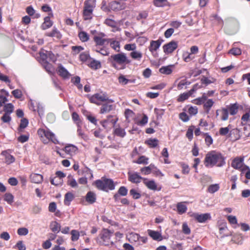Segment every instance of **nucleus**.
Wrapping results in <instances>:
<instances>
[{
	"label": "nucleus",
	"mask_w": 250,
	"mask_h": 250,
	"mask_svg": "<svg viewBox=\"0 0 250 250\" xmlns=\"http://www.w3.org/2000/svg\"><path fill=\"white\" fill-rule=\"evenodd\" d=\"M114 133L115 135L121 137H124L125 135V130L120 127L116 128L114 130Z\"/></svg>",
	"instance_id": "a19ab883"
},
{
	"label": "nucleus",
	"mask_w": 250,
	"mask_h": 250,
	"mask_svg": "<svg viewBox=\"0 0 250 250\" xmlns=\"http://www.w3.org/2000/svg\"><path fill=\"white\" fill-rule=\"evenodd\" d=\"M79 36L80 40L83 42L88 41L89 39V36L88 35V34L86 32L83 31L80 32V33L79 34Z\"/></svg>",
	"instance_id": "c03bdc74"
},
{
	"label": "nucleus",
	"mask_w": 250,
	"mask_h": 250,
	"mask_svg": "<svg viewBox=\"0 0 250 250\" xmlns=\"http://www.w3.org/2000/svg\"><path fill=\"white\" fill-rule=\"evenodd\" d=\"M227 218L229 222L231 224H237V220L235 216L229 215L227 216Z\"/></svg>",
	"instance_id": "69168bd1"
},
{
	"label": "nucleus",
	"mask_w": 250,
	"mask_h": 250,
	"mask_svg": "<svg viewBox=\"0 0 250 250\" xmlns=\"http://www.w3.org/2000/svg\"><path fill=\"white\" fill-rule=\"evenodd\" d=\"M50 182L53 185L59 186L62 185L63 180L61 178L55 177L51 179Z\"/></svg>",
	"instance_id": "4c0bfd02"
},
{
	"label": "nucleus",
	"mask_w": 250,
	"mask_h": 250,
	"mask_svg": "<svg viewBox=\"0 0 250 250\" xmlns=\"http://www.w3.org/2000/svg\"><path fill=\"white\" fill-rule=\"evenodd\" d=\"M58 73L59 75L63 78H67L69 76V73L67 70L62 65L59 66Z\"/></svg>",
	"instance_id": "412c9836"
},
{
	"label": "nucleus",
	"mask_w": 250,
	"mask_h": 250,
	"mask_svg": "<svg viewBox=\"0 0 250 250\" xmlns=\"http://www.w3.org/2000/svg\"><path fill=\"white\" fill-rule=\"evenodd\" d=\"M221 113V119L223 121H226L228 120L229 117V113L227 109L223 108L221 110L219 111ZM219 110L216 111V115H218Z\"/></svg>",
	"instance_id": "4be33fe9"
},
{
	"label": "nucleus",
	"mask_w": 250,
	"mask_h": 250,
	"mask_svg": "<svg viewBox=\"0 0 250 250\" xmlns=\"http://www.w3.org/2000/svg\"><path fill=\"white\" fill-rule=\"evenodd\" d=\"M161 44L160 42L159 41H153L150 42V45L149 47V50L150 52H153L157 50L160 47Z\"/></svg>",
	"instance_id": "b1692460"
},
{
	"label": "nucleus",
	"mask_w": 250,
	"mask_h": 250,
	"mask_svg": "<svg viewBox=\"0 0 250 250\" xmlns=\"http://www.w3.org/2000/svg\"><path fill=\"white\" fill-rule=\"evenodd\" d=\"M72 49L74 54H77L83 50V48L81 46H73L72 47Z\"/></svg>",
	"instance_id": "e2e57ef3"
},
{
	"label": "nucleus",
	"mask_w": 250,
	"mask_h": 250,
	"mask_svg": "<svg viewBox=\"0 0 250 250\" xmlns=\"http://www.w3.org/2000/svg\"><path fill=\"white\" fill-rule=\"evenodd\" d=\"M193 91L194 90H191L188 93H184L181 94L178 97V101L179 102H183L187 99Z\"/></svg>",
	"instance_id": "2f4dec72"
},
{
	"label": "nucleus",
	"mask_w": 250,
	"mask_h": 250,
	"mask_svg": "<svg viewBox=\"0 0 250 250\" xmlns=\"http://www.w3.org/2000/svg\"><path fill=\"white\" fill-rule=\"evenodd\" d=\"M3 200L8 204L11 205L14 202V196L10 193H6L3 196Z\"/></svg>",
	"instance_id": "c85d7f7f"
},
{
	"label": "nucleus",
	"mask_w": 250,
	"mask_h": 250,
	"mask_svg": "<svg viewBox=\"0 0 250 250\" xmlns=\"http://www.w3.org/2000/svg\"><path fill=\"white\" fill-rule=\"evenodd\" d=\"M105 35L104 33H101L98 35L95 36L93 39L96 44L98 45H103L105 42H108V39H104Z\"/></svg>",
	"instance_id": "ddd939ff"
},
{
	"label": "nucleus",
	"mask_w": 250,
	"mask_h": 250,
	"mask_svg": "<svg viewBox=\"0 0 250 250\" xmlns=\"http://www.w3.org/2000/svg\"><path fill=\"white\" fill-rule=\"evenodd\" d=\"M148 118L146 115H143L142 120L140 121H137L136 124L140 125H144L147 123Z\"/></svg>",
	"instance_id": "bf43d9fd"
},
{
	"label": "nucleus",
	"mask_w": 250,
	"mask_h": 250,
	"mask_svg": "<svg viewBox=\"0 0 250 250\" xmlns=\"http://www.w3.org/2000/svg\"><path fill=\"white\" fill-rule=\"evenodd\" d=\"M148 159L144 156H142L139 158L136 163L137 164H147L148 163Z\"/></svg>",
	"instance_id": "6e6d98bb"
},
{
	"label": "nucleus",
	"mask_w": 250,
	"mask_h": 250,
	"mask_svg": "<svg viewBox=\"0 0 250 250\" xmlns=\"http://www.w3.org/2000/svg\"><path fill=\"white\" fill-rule=\"evenodd\" d=\"M44 138L47 140V143L49 141L51 140L53 142H55L56 139L55 138V136L53 133L50 132L49 131H46L45 133V135H44Z\"/></svg>",
	"instance_id": "58836bf2"
},
{
	"label": "nucleus",
	"mask_w": 250,
	"mask_h": 250,
	"mask_svg": "<svg viewBox=\"0 0 250 250\" xmlns=\"http://www.w3.org/2000/svg\"><path fill=\"white\" fill-rule=\"evenodd\" d=\"M111 57L115 62L119 64L128 63L130 62L127 56L124 53L117 54L112 56Z\"/></svg>",
	"instance_id": "0eeeda50"
},
{
	"label": "nucleus",
	"mask_w": 250,
	"mask_h": 250,
	"mask_svg": "<svg viewBox=\"0 0 250 250\" xmlns=\"http://www.w3.org/2000/svg\"><path fill=\"white\" fill-rule=\"evenodd\" d=\"M126 238L131 243H137L138 245H141L140 243V236L135 233L131 232L126 235Z\"/></svg>",
	"instance_id": "f8f14e48"
},
{
	"label": "nucleus",
	"mask_w": 250,
	"mask_h": 250,
	"mask_svg": "<svg viewBox=\"0 0 250 250\" xmlns=\"http://www.w3.org/2000/svg\"><path fill=\"white\" fill-rule=\"evenodd\" d=\"M183 232L186 234H189L190 233V229L187 223H185L182 226Z\"/></svg>",
	"instance_id": "338daca9"
},
{
	"label": "nucleus",
	"mask_w": 250,
	"mask_h": 250,
	"mask_svg": "<svg viewBox=\"0 0 250 250\" xmlns=\"http://www.w3.org/2000/svg\"><path fill=\"white\" fill-rule=\"evenodd\" d=\"M28 233V230L25 228H21L18 229V233L20 235H26Z\"/></svg>",
	"instance_id": "052dcab7"
},
{
	"label": "nucleus",
	"mask_w": 250,
	"mask_h": 250,
	"mask_svg": "<svg viewBox=\"0 0 250 250\" xmlns=\"http://www.w3.org/2000/svg\"><path fill=\"white\" fill-rule=\"evenodd\" d=\"M153 167V165H150L148 167H143L141 169V171L145 175H148L150 173L152 168Z\"/></svg>",
	"instance_id": "a18cd8bd"
},
{
	"label": "nucleus",
	"mask_w": 250,
	"mask_h": 250,
	"mask_svg": "<svg viewBox=\"0 0 250 250\" xmlns=\"http://www.w3.org/2000/svg\"><path fill=\"white\" fill-rule=\"evenodd\" d=\"M112 232L107 229H104L101 233V238L103 240V244L108 246L112 244L113 242L110 240V236Z\"/></svg>",
	"instance_id": "423d86ee"
},
{
	"label": "nucleus",
	"mask_w": 250,
	"mask_h": 250,
	"mask_svg": "<svg viewBox=\"0 0 250 250\" xmlns=\"http://www.w3.org/2000/svg\"><path fill=\"white\" fill-rule=\"evenodd\" d=\"M143 183L145 186L149 189L152 190H157V185L153 180H148L146 179H143Z\"/></svg>",
	"instance_id": "2eb2a0df"
},
{
	"label": "nucleus",
	"mask_w": 250,
	"mask_h": 250,
	"mask_svg": "<svg viewBox=\"0 0 250 250\" xmlns=\"http://www.w3.org/2000/svg\"><path fill=\"white\" fill-rule=\"evenodd\" d=\"M74 195L71 192H68L65 195L64 204L66 205H69L70 202L73 199Z\"/></svg>",
	"instance_id": "72a5a7b5"
},
{
	"label": "nucleus",
	"mask_w": 250,
	"mask_h": 250,
	"mask_svg": "<svg viewBox=\"0 0 250 250\" xmlns=\"http://www.w3.org/2000/svg\"><path fill=\"white\" fill-rule=\"evenodd\" d=\"M224 164V159L220 153L211 152L207 154L206 156L205 165L206 167H212L216 164L217 166L221 167Z\"/></svg>",
	"instance_id": "f257e3e1"
},
{
	"label": "nucleus",
	"mask_w": 250,
	"mask_h": 250,
	"mask_svg": "<svg viewBox=\"0 0 250 250\" xmlns=\"http://www.w3.org/2000/svg\"><path fill=\"white\" fill-rule=\"evenodd\" d=\"M191 216L199 223L205 222L207 220L211 218L210 214L208 213L201 214L195 213H193Z\"/></svg>",
	"instance_id": "6e6552de"
},
{
	"label": "nucleus",
	"mask_w": 250,
	"mask_h": 250,
	"mask_svg": "<svg viewBox=\"0 0 250 250\" xmlns=\"http://www.w3.org/2000/svg\"><path fill=\"white\" fill-rule=\"evenodd\" d=\"M44 20V21L42 25V28L43 30L46 29L52 26L53 25V22L50 20V18L49 17H46Z\"/></svg>",
	"instance_id": "aec40b11"
},
{
	"label": "nucleus",
	"mask_w": 250,
	"mask_h": 250,
	"mask_svg": "<svg viewBox=\"0 0 250 250\" xmlns=\"http://www.w3.org/2000/svg\"><path fill=\"white\" fill-rule=\"evenodd\" d=\"M77 150V147L73 145H69L64 148L65 152L70 155H73L75 153Z\"/></svg>",
	"instance_id": "393cba45"
},
{
	"label": "nucleus",
	"mask_w": 250,
	"mask_h": 250,
	"mask_svg": "<svg viewBox=\"0 0 250 250\" xmlns=\"http://www.w3.org/2000/svg\"><path fill=\"white\" fill-rule=\"evenodd\" d=\"M130 193L132 196L133 198L137 199L141 197V194L136 190L132 189L130 190Z\"/></svg>",
	"instance_id": "4d7b16f0"
},
{
	"label": "nucleus",
	"mask_w": 250,
	"mask_h": 250,
	"mask_svg": "<svg viewBox=\"0 0 250 250\" xmlns=\"http://www.w3.org/2000/svg\"><path fill=\"white\" fill-rule=\"evenodd\" d=\"M214 104L213 101L211 100H208L204 104V107L207 109V112L208 113Z\"/></svg>",
	"instance_id": "49530a36"
},
{
	"label": "nucleus",
	"mask_w": 250,
	"mask_h": 250,
	"mask_svg": "<svg viewBox=\"0 0 250 250\" xmlns=\"http://www.w3.org/2000/svg\"><path fill=\"white\" fill-rule=\"evenodd\" d=\"M243 157H237L235 158L231 163V166L234 168L240 170L242 173L248 169V166L244 164Z\"/></svg>",
	"instance_id": "20e7f679"
},
{
	"label": "nucleus",
	"mask_w": 250,
	"mask_h": 250,
	"mask_svg": "<svg viewBox=\"0 0 250 250\" xmlns=\"http://www.w3.org/2000/svg\"><path fill=\"white\" fill-rule=\"evenodd\" d=\"M110 8L113 11H120L126 8V4L124 2L114 1L109 4Z\"/></svg>",
	"instance_id": "9d476101"
},
{
	"label": "nucleus",
	"mask_w": 250,
	"mask_h": 250,
	"mask_svg": "<svg viewBox=\"0 0 250 250\" xmlns=\"http://www.w3.org/2000/svg\"><path fill=\"white\" fill-rule=\"evenodd\" d=\"M219 189V184H212L208 186V191L210 193H213L217 191Z\"/></svg>",
	"instance_id": "473e14b6"
},
{
	"label": "nucleus",
	"mask_w": 250,
	"mask_h": 250,
	"mask_svg": "<svg viewBox=\"0 0 250 250\" xmlns=\"http://www.w3.org/2000/svg\"><path fill=\"white\" fill-rule=\"evenodd\" d=\"M16 248L19 250H25V246L23 244L22 241H19L16 245Z\"/></svg>",
	"instance_id": "774afa93"
},
{
	"label": "nucleus",
	"mask_w": 250,
	"mask_h": 250,
	"mask_svg": "<svg viewBox=\"0 0 250 250\" xmlns=\"http://www.w3.org/2000/svg\"><path fill=\"white\" fill-rule=\"evenodd\" d=\"M94 7L93 0H87L84 2L83 16L85 20L92 19Z\"/></svg>",
	"instance_id": "7ed1b4c3"
},
{
	"label": "nucleus",
	"mask_w": 250,
	"mask_h": 250,
	"mask_svg": "<svg viewBox=\"0 0 250 250\" xmlns=\"http://www.w3.org/2000/svg\"><path fill=\"white\" fill-rule=\"evenodd\" d=\"M107 100V96L104 94L97 93L92 96L90 101L92 103L97 105L101 104L102 102Z\"/></svg>",
	"instance_id": "39448f33"
},
{
	"label": "nucleus",
	"mask_w": 250,
	"mask_h": 250,
	"mask_svg": "<svg viewBox=\"0 0 250 250\" xmlns=\"http://www.w3.org/2000/svg\"><path fill=\"white\" fill-rule=\"evenodd\" d=\"M129 180L134 183H139L143 178L136 173L128 172Z\"/></svg>",
	"instance_id": "f3484780"
},
{
	"label": "nucleus",
	"mask_w": 250,
	"mask_h": 250,
	"mask_svg": "<svg viewBox=\"0 0 250 250\" xmlns=\"http://www.w3.org/2000/svg\"><path fill=\"white\" fill-rule=\"evenodd\" d=\"M161 73L163 74L169 75L171 73L172 70L169 66L162 67L159 69Z\"/></svg>",
	"instance_id": "c9c22d12"
},
{
	"label": "nucleus",
	"mask_w": 250,
	"mask_h": 250,
	"mask_svg": "<svg viewBox=\"0 0 250 250\" xmlns=\"http://www.w3.org/2000/svg\"><path fill=\"white\" fill-rule=\"evenodd\" d=\"M112 117L113 116L111 115H109L107 117V119L106 120H104L101 122V124L104 128H111V126L109 125V119Z\"/></svg>",
	"instance_id": "e433bc0d"
},
{
	"label": "nucleus",
	"mask_w": 250,
	"mask_h": 250,
	"mask_svg": "<svg viewBox=\"0 0 250 250\" xmlns=\"http://www.w3.org/2000/svg\"><path fill=\"white\" fill-rule=\"evenodd\" d=\"M46 131L42 129H40L38 131V133L41 138V140L44 143H47V140L44 138V135H45Z\"/></svg>",
	"instance_id": "ea45409f"
},
{
	"label": "nucleus",
	"mask_w": 250,
	"mask_h": 250,
	"mask_svg": "<svg viewBox=\"0 0 250 250\" xmlns=\"http://www.w3.org/2000/svg\"><path fill=\"white\" fill-rule=\"evenodd\" d=\"M130 56L134 60H140L142 57V53L139 51L134 50L130 53Z\"/></svg>",
	"instance_id": "a878e982"
},
{
	"label": "nucleus",
	"mask_w": 250,
	"mask_h": 250,
	"mask_svg": "<svg viewBox=\"0 0 250 250\" xmlns=\"http://www.w3.org/2000/svg\"><path fill=\"white\" fill-rule=\"evenodd\" d=\"M1 155L4 157V163L7 165H10L14 163L15 161V157L6 151H2Z\"/></svg>",
	"instance_id": "9b49d317"
},
{
	"label": "nucleus",
	"mask_w": 250,
	"mask_h": 250,
	"mask_svg": "<svg viewBox=\"0 0 250 250\" xmlns=\"http://www.w3.org/2000/svg\"><path fill=\"white\" fill-rule=\"evenodd\" d=\"M119 83L122 85H125L126 84L129 80L126 79L124 76L120 75L118 77Z\"/></svg>",
	"instance_id": "603ef678"
},
{
	"label": "nucleus",
	"mask_w": 250,
	"mask_h": 250,
	"mask_svg": "<svg viewBox=\"0 0 250 250\" xmlns=\"http://www.w3.org/2000/svg\"><path fill=\"white\" fill-rule=\"evenodd\" d=\"M68 180L67 181V185L73 188H78V185L76 181L71 175L68 176Z\"/></svg>",
	"instance_id": "cd10ccee"
},
{
	"label": "nucleus",
	"mask_w": 250,
	"mask_h": 250,
	"mask_svg": "<svg viewBox=\"0 0 250 250\" xmlns=\"http://www.w3.org/2000/svg\"><path fill=\"white\" fill-rule=\"evenodd\" d=\"M94 184L100 190L107 191L114 189V182L110 179L103 177L101 180L96 181Z\"/></svg>",
	"instance_id": "f03ea898"
},
{
	"label": "nucleus",
	"mask_w": 250,
	"mask_h": 250,
	"mask_svg": "<svg viewBox=\"0 0 250 250\" xmlns=\"http://www.w3.org/2000/svg\"><path fill=\"white\" fill-rule=\"evenodd\" d=\"M44 67L45 69L49 73H52L54 71V68H53L51 64L48 63L47 62H44Z\"/></svg>",
	"instance_id": "0e129e2a"
},
{
	"label": "nucleus",
	"mask_w": 250,
	"mask_h": 250,
	"mask_svg": "<svg viewBox=\"0 0 250 250\" xmlns=\"http://www.w3.org/2000/svg\"><path fill=\"white\" fill-rule=\"evenodd\" d=\"M14 106L11 104H8L5 105L4 107V110L6 112V113L10 114L13 111Z\"/></svg>",
	"instance_id": "09e8293b"
},
{
	"label": "nucleus",
	"mask_w": 250,
	"mask_h": 250,
	"mask_svg": "<svg viewBox=\"0 0 250 250\" xmlns=\"http://www.w3.org/2000/svg\"><path fill=\"white\" fill-rule=\"evenodd\" d=\"M113 105L109 103V102L106 104H103L101 107L100 113L106 114L109 113L113 109Z\"/></svg>",
	"instance_id": "a211bd4d"
},
{
	"label": "nucleus",
	"mask_w": 250,
	"mask_h": 250,
	"mask_svg": "<svg viewBox=\"0 0 250 250\" xmlns=\"http://www.w3.org/2000/svg\"><path fill=\"white\" fill-rule=\"evenodd\" d=\"M47 36L52 37H56L57 38H60L61 37L60 32L55 28H54L53 30L51 32L47 33Z\"/></svg>",
	"instance_id": "79ce46f5"
},
{
	"label": "nucleus",
	"mask_w": 250,
	"mask_h": 250,
	"mask_svg": "<svg viewBox=\"0 0 250 250\" xmlns=\"http://www.w3.org/2000/svg\"><path fill=\"white\" fill-rule=\"evenodd\" d=\"M96 194L91 191L88 192L86 196L85 200L89 204H93L96 201Z\"/></svg>",
	"instance_id": "6ab92c4d"
},
{
	"label": "nucleus",
	"mask_w": 250,
	"mask_h": 250,
	"mask_svg": "<svg viewBox=\"0 0 250 250\" xmlns=\"http://www.w3.org/2000/svg\"><path fill=\"white\" fill-rule=\"evenodd\" d=\"M178 212L179 214H183L187 211V208L184 203H179L177 205Z\"/></svg>",
	"instance_id": "c756f323"
},
{
	"label": "nucleus",
	"mask_w": 250,
	"mask_h": 250,
	"mask_svg": "<svg viewBox=\"0 0 250 250\" xmlns=\"http://www.w3.org/2000/svg\"><path fill=\"white\" fill-rule=\"evenodd\" d=\"M89 66L94 69H98L101 67V62L97 60H93L88 64Z\"/></svg>",
	"instance_id": "bb28decb"
},
{
	"label": "nucleus",
	"mask_w": 250,
	"mask_h": 250,
	"mask_svg": "<svg viewBox=\"0 0 250 250\" xmlns=\"http://www.w3.org/2000/svg\"><path fill=\"white\" fill-rule=\"evenodd\" d=\"M51 229L54 232H58L61 229V225L56 222H53L51 224Z\"/></svg>",
	"instance_id": "f704fd0d"
},
{
	"label": "nucleus",
	"mask_w": 250,
	"mask_h": 250,
	"mask_svg": "<svg viewBox=\"0 0 250 250\" xmlns=\"http://www.w3.org/2000/svg\"><path fill=\"white\" fill-rule=\"evenodd\" d=\"M42 210L41 207L39 205H34L32 208V212L33 214H39Z\"/></svg>",
	"instance_id": "680f3d73"
},
{
	"label": "nucleus",
	"mask_w": 250,
	"mask_h": 250,
	"mask_svg": "<svg viewBox=\"0 0 250 250\" xmlns=\"http://www.w3.org/2000/svg\"><path fill=\"white\" fill-rule=\"evenodd\" d=\"M72 82L74 84H75L77 87L81 89L82 88L83 85L81 84L80 83V78L79 77H75L72 79Z\"/></svg>",
	"instance_id": "37998d69"
},
{
	"label": "nucleus",
	"mask_w": 250,
	"mask_h": 250,
	"mask_svg": "<svg viewBox=\"0 0 250 250\" xmlns=\"http://www.w3.org/2000/svg\"><path fill=\"white\" fill-rule=\"evenodd\" d=\"M71 240L72 241H77L78 240L79 237L80 236V233L78 231L76 230H72L71 231Z\"/></svg>",
	"instance_id": "8fccbe9b"
},
{
	"label": "nucleus",
	"mask_w": 250,
	"mask_h": 250,
	"mask_svg": "<svg viewBox=\"0 0 250 250\" xmlns=\"http://www.w3.org/2000/svg\"><path fill=\"white\" fill-rule=\"evenodd\" d=\"M30 181L35 184H41L43 181V176L40 174L32 173L30 175Z\"/></svg>",
	"instance_id": "4468645a"
},
{
	"label": "nucleus",
	"mask_w": 250,
	"mask_h": 250,
	"mask_svg": "<svg viewBox=\"0 0 250 250\" xmlns=\"http://www.w3.org/2000/svg\"><path fill=\"white\" fill-rule=\"evenodd\" d=\"M229 125L226 127H221L219 129V133L221 135H226L229 131Z\"/></svg>",
	"instance_id": "13d9d810"
},
{
	"label": "nucleus",
	"mask_w": 250,
	"mask_h": 250,
	"mask_svg": "<svg viewBox=\"0 0 250 250\" xmlns=\"http://www.w3.org/2000/svg\"><path fill=\"white\" fill-rule=\"evenodd\" d=\"M178 47L176 42L171 41L163 46L164 51L165 53L169 54L174 51Z\"/></svg>",
	"instance_id": "1a4fd4ad"
},
{
	"label": "nucleus",
	"mask_w": 250,
	"mask_h": 250,
	"mask_svg": "<svg viewBox=\"0 0 250 250\" xmlns=\"http://www.w3.org/2000/svg\"><path fill=\"white\" fill-rule=\"evenodd\" d=\"M167 0H154L153 4L154 5L158 7H162L165 6L167 5Z\"/></svg>",
	"instance_id": "7c9ffc66"
},
{
	"label": "nucleus",
	"mask_w": 250,
	"mask_h": 250,
	"mask_svg": "<svg viewBox=\"0 0 250 250\" xmlns=\"http://www.w3.org/2000/svg\"><path fill=\"white\" fill-rule=\"evenodd\" d=\"M229 110L231 115H235L238 112V106L236 104H233L230 106Z\"/></svg>",
	"instance_id": "3c124183"
},
{
	"label": "nucleus",
	"mask_w": 250,
	"mask_h": 250,
	"mask_svg": "<svg viewBox=\"0 0 250 250\" xmlns=\"http://www.w3.org/2000/svg\"><path fill=\"white\" fill-rule=\"evenodd\" d=\"M108 42L110 43V46L114 50L119 51L120 50V43L118 41L113 39H108Z\"/></svg>",
	"instance_id": "5701e85b"
},
{
	"label": "nucleus",
	"mask_w": 250,
	"mask_h": 250,
	"mask_svg": "<svg viewBox=\"0 0 250 250\" xmlns=\"http://www.w3.org/2000/svg\"><path fill=\"white\" fill-rule=\"evenodd\" d=\"M207 97L206 96L203 95L202 97L199 98L198 99H195L193 100V103L196 104L200 105L204 103V102L206 100Z\"/></svg>",
	"instance_id": "864d4df0"
},
{
	"label": "nucleus",
	"mask_w": 250,
	"mask_h": 250,
	"mask_svg": "<svg viewBox=\"0 0 250 250\" xmlns=\"http://www.w3.org/2000/svg\"><path fill=\"white\" fill-rule=\"evenodd\" d=\"M147 233L154 240L161 241L163 239L161 233L158 231L148 229Z\"/></svg>",
	"instance_id": "dca6fc26"
},
{
	"label": "nucleus",
	"mask_w": 250,
	"mask_h": 250,
	"mask_svg": "<svg viewBox=\"0 0 250 250\" xmlns=\"http://www.w3.org/2000/svg\"><path fill=\"white\" fill-rule=\"evenodd\" d=\"M146 143L150 147H154L158 145V140L156 139H149Z\"/></svg>",
	"instance_id": "de8ad7c7"
},
{
	"label": "nucleus",
	"mask_w": 250,
	"mask_h": 250,
	"mask_svg": "<svg viewBox=\"0 0 250 250\" xmlns=\"http://www.w3.org/2000/svg\"><path fill=\"white\" fill-rule=\"evenodd\" d=\"M125 50L133 51L136 49V45L135 43L126 44L124 46Z\"/></svg>",
	"instance_id": "5fc2aeb1"
}]
</instances>
